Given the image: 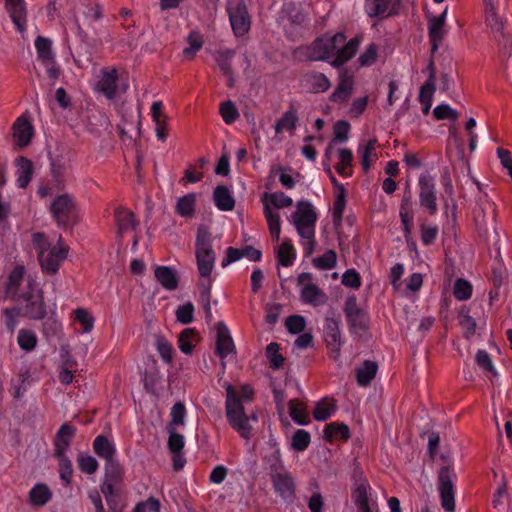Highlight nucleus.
<instances>
[{
    "label": "nucleus",
    "instance_id": "a211bd4d",
    "mask_svg": "<svg viewBox=\"0 0 512 512\" xmlns=\"http://www.w3.org/2000/svg\"><path fill=\"white\" fill-rule=\"evenodd\" d=\"M399 216L402 224V229L404 233V238L406 241L409 240L412 230H413V220H414V210L412 197L410 194L405 195L402 198L400 208H399Z\"/></svg>",
    "mask_w": 512,
    "mask_h": 512
},
{
    "label": "nucleus",
    "instance_id": "09e8293b",
    "mask_svg": "<svg viewBox=\"0 0 512 512\" xmlns=\"http://www.w3.org/2000/svg\"><path fill=\"white\" fill-rule=\"evenodd\" d=\"M76 366L77 364L75 360L71 359L70 357H67L63 361L59 369V381L62 384L69 385L70 383H72Z\"/></svg>",
    "mask_w": 512,
    "mask_h": 512
},
{
    "label": "nucleus",
    "instance_id": "69168bd1",
    "mask_svg": "<svg viewBox=\"0 0 512 512\" xmlns=\"http://www.w3.org/2000/svg\"><path fill=\"white\" fill-rule=\"evenodd\" d=\"M266 355L269 358L270 366L272 368H280L283 365L284 358L279 354V345L272 342L266 347Z\"/></svg>",
    "mask_w": 512,
    "mask_h": 512
},
{
    "label": "nucleus",
    "instance_id": "473e14b6",
    "mask_svg": "<svg viewBox=\"0 0 512 512\" xmlns=\"http://www.w3.org/2000/svg\"><path fill=\"white\" fill-rule=\"evenodd\" d=\"M334 154L338 157L336 171L343 177H349L352 174V151L346 148L335 149Z\"/></svg>",
    "mask_w": 512,
    "mask_h": 512
},
{
    "label": "nucleus",
    "instance_id": "5701e85b",
    "mask_svg": "<svg viewBox=\"0 0 512 512\" xmlns=\"http://www.w3.org/2000/svg\"><path fill=\"white\" fill-rule=\"evenodd\" d=\"M376 146V139H369L359 144L357 153L360 157L361 165L365 171H368L372 164L378 159Z\"/></svg>",
    "mask_w": 512,
    "mask_h": 512
},
{
    "label": "nucleus",
    "instance_id": "49530a36",
    "mask_svg": "<svg viewBox=\"0 0 512 512\" xmlns=\"http://www.w3.org/2000/svg\"><path fill=\"white\" fill-rule=\"evenodd\" d=\"M301 298L303 302L315 306L324 302V295L321 293L318 287L313 284H308L302 289Z\"/></svg>",
    "mask_w": 512,
    "mask_h": 512
},
{
    "label": "nucleus",
    "instance_id": "a18cd8bd",
    "mask_svg": "<svg viewBox=\"0 0 512 512\" xmlns=\"http://www.w3.org/2000/svg\"><path fill=\"white\" fill-rule=\"evenodd\" d=\"M290 416L294 422L299 425H307L309 423V416L304 405L296 400L289 402Z\"/></svg>",
    "mask_w": 512,
    "mask_h": 512
},
{
    "label": "nucleus",
    "instance_id": "f3484780",
    "mask_svg": "<svg viewBox=\"0 0 512 512\" xmlns=\"http://www.w3.org/2000/svg\"><path fill=\"white\" fill-rule=\"evenodd\" d=\"M273 487L277 494L284 499L291 498L294 495L295 485L291 474L286 472H277L271 474Z\"/></svg>",
    "mask_w": 512,
    "mask_h": 512
},
{
    "label": "nucleus",
    "instance_id": "4be33fe9",
    "mask_svg": "<svg viewBox=\"0 0 512 512\" xmlns=\"http://www.w3.org/2000/svg\"><path fill=\"white\" fill-rule=\"evenodd\" d=\"M349 131H350V125L346 121H338L334 126V137L330 141V143L327 145L324 158L328 161L332 160V157L334 155V151L336 148L337 143H342L348 140L349 137Z\"/></svg>",
    "mask_w": 512,
    "mask_h": 512
},
{
    "label": "nucleus",
    "instance_id": "2eb2a0df",
    "mask_svg": "<svg viewBox=\"0 0 512 512\" xmlns=\"http://www.w3.org/2000/svg\"><path fill=\"white\" fill-rule=\"evenodd\" d=\"M168 438V448L173 456V467L175 470H180L184 467L186 460L182 454L185 439L184 436L177 432V429H166Z\"/></svg>",
    "mask_w": 512,
    "mask_h": 512
},
{
    "label": "nucleus",
    "instance_id": "2f4dec72",
    "mask_svg": "<svg viewBox=\"0 0 512 512\" xmlns=\"http://www.w3.org/2000/svg\"><path fill=\"white\" fill-rule=\"evenodd\" d=\"M52 498V492L46 484L37 483L29 492V501L33 506L41 507Z\"/></svg>",
    "mask_w": 512,
    "mask_h": 512
},
{
    "label": "nucleus",
    "instance_id": "de8ad7c7",
    "mask_svg": "<svg viewBox=\"0 0 512 512\" xmlns=\"http://www.w3.org/2000/svg\"><path fill=\"white\" fill-rule=\"evenodd\" d=\"M297 122V115L293 110H289L276 122L275 132L281 134L283 132L292 131Z\"/></svg>",
    "mask_w": 512,
    "mask_h": 512
},
{
    "label": "nucleus",
    "instance_id": "e433bc0d",
    "mask_svg": "<svg viewBox=\"0 0 512 512\" xmlns=\"http://www.w3.org/2000/svg\"><path fill=\"white\" fill-rule=\"evenodd\" d=\"M277 261L284 267L292 266L296 259V250L289 241H284L276 249Z\"/></svg>",
    "mask_w": 512,
    "mask_h": 512
},
{
    "label": "nucleus",
    "instance_id": "8fccbe9b",
    "mask_svg": "<svg viewBox=\"0 0 512 512\" xmlns=\"http://www.w3.org/2000/svg\"><path fill=\"white\" fill-rule=\"evenodd\" d=\"M17 343L24 351H32L37 345V336L31 330L22 329L18 333Z\"/></svg>",
    "mask_w": 512,
    "mask_h": 512
},
{
    "label": "nucleus",
    "instance_id": "0e129e2a",
    "mask_svg": "<svg viewBox=\"0 0 512 512\" xmlns=\"http://www.w3.org/2000/svg\"><path fill=\"white\" fill-rule=\"evenodd\" d=\"M433 115L437 120H456L459 117V113L446 103L437 105L433 110Z\"/></svg>",
    "mask_w": 512,
    "mask_h": 512
},
{
    "label": "nucleus",
    "instance_id": "393cba45",
    "mask_svg": "<svg viewBox=\"0 0 512 512\" xmlns=\"http://www.w3.org/2000/svg\"><path fill=\"white\" fill-rule=\"evenodd\" d=\"M154 275L164 289L173 291L177 288L178 278L172 268L168 266H156Z\"/></svg>",
    "mask_w": 512,
    "mask_h": 512
},
{
    "label": "nucleus",
    "instance_id": "3c124183",
    "mask_svg": "<svg viewBox=\"0 0 512 512\" xmlns=\"http://www.w3.org/2000/svg\"><path fill=\"white\" fill-rule=\"evenodd\" d=\"M203 42V36L199 32H190L187 36L188 46L183 50V54L187 57H193L202 48Z\"/></svg>",
    "mask_w": 512,
    "mask_h": 512
},
{
    "label": "nucleus",
    "instance_id": "aec40b11",
    "mask_svg": "<svg viewBox=\"0 0 512 512\" xmlns=\"http://www.w3.org/2000/svg\"><path fill=\"white\" fill-rule=\"evenodd\" d=\"M7 10L15 24L17 30L21 33L26 30V8L23 0H6Z\"/></svg>",
    "mask_w": 512,
    "mask_h": 512
},
{
    "label": "nucleus",
    "instance_id": "7ed1b4c3",
    "mask_svg": "<svg viewBox=\"0 0 512 512\" xmlns=\"http://www.w3.org/2000/svg\"><path fill=\"white\" fill-rule=\"evenodd\" d=\"M288 221L295 227L306 256L311 255L316 247L315 228L317 213L309 201H298L295 211Z\"/></svg>",
    "mask_w": 512,
    "mask_h": 512
},
{
    "label": "nucleus",
    "instance_id": "c9c22d12",
    "mask_svg": "<svg viewBox=\"0 0 512 512\" xmlns=\"http://www.w3.org/2000/svg\"><path fill=\"white\" fill-rule=\"evenodd\" d=\"M196 195L194 193L186 194L176 201L175 211L178 215L191 218L195 213Z\"/></svg>",
    "mask_w": 512,
    "mask_h": 512
},
{
    "label": "nucleus",
    "instance_id": "680f3d73",
    "mask_svg": "<svg viewBox=\"0 0 512 512\" xmlns=\"http://www.w3.org/2000/svg\"><path fill=\"white\" fill-rule=\"evenodd\" d=\"M59 461V475L60 479L65 483L69 484L72 477V463L65 454L56 455Z\"/></svg>",
    "mask_w": 512,
    "mask_h": 512
},
{
    "label": "nucleus",
    "instance_id": "dca6fc26",
    "mask_svg": "<svg viewBox=\"0 0 512 512\" xmlns=\"http://www.w3.org/2000/svg\"><path fill=\"white\" fill-rule=\"evenodd\" d=\"M348 318L350 329L353 333L360 334L366 328L365 313L357 306L355 299H348L344 308Z\"/></svg>",
    "mask_w": 512,
    "mask_h": 512
},
{
    "label": "nucleus",
    "instance_id": "338daca9",
    "mask_svg": "<svg viewBox=\"0 0 512 512\" xmlns=\"http://www.w3.org/2000/svg\"><path fill=\"white\" fill-rule=\"evenodd\" d=\"M220 114L226 124H232L239 113L232 101H226L220 105Z\"/></svg>",
    "mask_w": 512,
    "mask_h": 512
},
{
    "label": "nucleus",
    "instance_id": "4468645a",
    "mask_svg": "<svg viewBox=\"0 0 512 512\" xmlns=\"http://www.w3.org/2000/svg\"><path fill=\"white\" fill-rule=\"evenodd\" d=\"M447 8L439 16L429 18L428 34L432 44V50L436 51L439 44L444 39L446 30Z\"/></svg>",
    "mask_w": 512,
    "mask_h": 512
},
{
    "label": "nucleus",
    "instance_id": "cd10ccee",
    "mask_svg": "<svg viewBox=\"0 0 512 512\" xmlns=\"http://www.w3.org/2000/svg\"><path fill=\"white\" fill-rule=\"evenodd\" d=\"M114 216L119 234L127 233L135 229L137 223L131 211L125 208H117Z\"/></svg>",
    "mask_w": 512,
    "mask_h": 512
},
{
    "label": "nucleus",
    "instance_id": "20e7f679",
    "mask_svg": "<svg viewBox=\"0 0 512 512\" xmlns=\"http://www.w3.org/2000/svg\"><path fill=\"white\" fill-rule=\"evenodd\" d=\"M225 414L229 425L239 433L242 438L249 439L251 436V421H257L255 412L246 413L243 401H241L237 389L230 383L225 384Z\"/></svg>",
    "mask_w": 512,
    "mask_h": 512
},
{
    "label": "nucleus",
    "instance_id": "a19ab883",
    "mask_svg": "<svg viewBox=\"0 0 512 512\" xmlns=\"http://www.w3.org/2000/svg\"><path fill=\"white\" fill-rule=\"evenodd\" d=\"M479 209L481 214L476 216L477 225L480 227H486V214H489L492 220L496 218V205L492 202L487 195L479 199Z\"/></svg>",
    "mask_w": 512,
    "mask_h": 512
},
{
    "label": "nucleus",
    "instance_id": "bf43d9fd",
    "mask_svg": "<svg viewBox=\"0 0 512 512\" xmlns=\"http://www.w3.org/2000/svg\"><path fill=\"white\" fill-rule=\"evenodd\" d=\"M453 293L458 300H467L472 295V286L468 281L459 278L454 283Z\"/></svg>",
    "mask_w": 512,
    "mask_h": 512
},
{
    "label": "nucleus",
    "instance_id": "774afa93",
    "mask_svg": "<svg viewBox=\"0 0 512 512\" xmlns=\"http://www.w3.org/2000/svg\"><path fill=\"white\" fill-rule=\"evenodd\" d=\"M77 461L80 470L84 473L93 474L98 469L97 460L90 455L80 454Z\"/></svg>",
    "mask_w": 512,
    "mask_h": 512
},
{
    "label": "nucleus",
    "instance_id": "f257e3e1",
    "mask_svg": "<svg viewBox=\"0 0 512 512\" xmlns=\"http://www.w3.org/2000/svg\"><path fill=\"white\" fill-rule=\"evenodd\" d=\"M358 46L359 41L355 38L346 43L342 33L324 35L312 43L307 57L313 61L330 60L332 66L339 67L355 55Z\"/></svg>",
    "mask_w": 512,
    "mask_h": 512
},
{
    "label": "nucleus",
    "instance_id": "c756f323",
    "mask_svg": "<svg viewBox=\"0 0 512 512\" xmlns=\"http://www.w3.org/2000/svg\"><path fill=\"white\" fill-rule=\"evenodd\" d=\"M35 48L37 57L44 66H49L55 60V54L52 50V42L50 39L38 36L35 40Z\"/></svg>",
    "mask_w": 512,
    "mask_h": 512
},
{
    "label": "nucleus",
    "instance_id": "ddd939ff",
    "mask_svg": "<svg viewBox=\"0 0 512 512\" xmlns=\"http://www.w3.org/2000/svg\"><path fill=\"white\" fill-rule=\"evenodd\" d=\"M12 130L13 140L18 147L22 148L30 144L34 134V127L26 114L19 116L15 120Z\"/></svg>",
    "mask_w": 512,
    "mask_h": 512
},
{
    "label": "nucleus",
    "instance_id": "4d7b16f0",
    "mask_svg": "<svg viewBox=\"0 0 512 512\" xmlns=\"http://www.w3.org/2000/svg\"><path fill=\"white\" fill-rule=\"evenodd\" d=\"M367 488L366 484H360L353 493L354 503L362 512H370Z\"/></svg>",
    "mask_w": 512,
    "mask_h": 512
},
{
    "label": "nucleus",
    "instance_id": "6e6552de",
    "mask_svg": "<svg viewBox=\"0 0 512 512\" xmlns=\"http://www.w3.org/2000/svg\"><path fill=\"white\" fill-rule=\"evenodd\" d=\"M229 21L236 37L244 36L251 26L250 16L243 0H229L227 3Z\"/></svg>",
    "mask_w": 512,
    "mask_h": 512
},
{
    "label": "nucleus",
    "instance_id": "f704fd0d",
    "mask_svg": "<svg viewBox=\"0 0 512 512\" xmlns=\"http://www.w3.org/2000/svg\"><path fill=\"white\" fill-rule=\"evenodd\" d=\"M32 169L33 164L29 159L20 157L17 160L16 183L19 188H25L29 184L32 176Z\"/></svg>",
    "mask_w": 512,
    "mask_h": 512
},
{
    "label": "nucleus",
    "instance_id": "052dcab7",
    "mask_svg": "<svg viewBox=\"0 0 512 512\" xmlns=\"http://www.w3.org/2000/svg\"><path fill=\"white\" fill-rule=\"evenodd\" d=\"M194 305L191 302H187L179 306L176 311V319L181 324H189L194 320Z\"/></svg>",
    "mask_w": 512,
    "mask_h": 512
},
{
    "label": "nucleus",
    "instance_id": "bb28decb",
    "mask_svg": "<svg viewBox=\"0 0 512 512\" xmlns=\"http://www.w3.org/2000/svg\"><path fill=\"white\" fill-rule=\"evenodd\" d=\"M216 207L221 211H231L235 206V199L226 186H217L213 193Z\"/></svg>",
    "mask_w": 512,
    "mask_h": 512
},
{
    "label": "nucleus",
    "instance_id": "58836bf2",
    "mask_svg": "<svg viewBox=\"0 0 512 512\" xmlns=\"http://www.w3.org/2000/svg\"><path fill=\"white\" fill-rule=\"evenodd\" d=\"M337 406L332 399H322L316 403L313 417L317 421H325L336 412Z\"/></svg>",
    "mask_w": 512,
    "mask_h": 512
},
{
    "label": "nucleus",
    "instance_id": "4c0bfd02",
    "mask_svg": "<svg viewBox=\"0 0 512 512\" xmlns=\"http://www.w3.org/2000/svg\"><path fill=\"white\" fill-rule=\"evenodd\" d=\"M197 342L198 335L196 331L193 328H186L178 337V348L182 353L189 355Z\"/></svg>",
    "mask_w": 512,
    "mask_h": 512
},
{
    "label": "nucleus",
    "instance_id": "39448f33",
    "mask_svg": "<svg viewBox=\"0 0 512 512\" xmlns=\"http://www.w3.org/2000/svg\"><path fill=\"white\" fill-rule=\"evenodd\" d=\"M197 268L202 278L200 286L209 295L211 288V273L215 266L216 255L212 248L209 233L200 228L196 237Z\"/></svg>",
    "mask_w": 512,
    "mask_h": 512
},
{
    "label": "nucleus",
    "instance_id": "79ce46f5",
    "mask_svg": "<svg viewBox=\"0 0 512 512\" xmlns=\"http://www.w3.org/2000/svg\"><path fill=\"white\" fill-rule=\"evenodd\" d=\"M306 85L311 92L319 93L329 89L330 81L322 73H313L306 77Z\"/></svg>",
    "mask_w": 512,
    "mask_h": 512
},
{
    "label": "nucleus",
    "instance_id": "7c9ffc66",
    "mask_svg": "<svg viewBox=\"0 0 512 512\" xmlns=\"http://www.w3.org/2000/svg\"><path fill=\"white\" fill-rule=\"evenodd\" d=\"M264 215L273 240L278 241L281 233V220L279 213L270 207L268 202L263 203Z\"/></svg>",
    "mask_w": 512,
    "mask_h": 512
},
{
    "label": "nucleus",
    "instance_id": "412c9836",
    "mask_svg": "<svg viewBox=\"0 0 512 512\" xmlns=\"http://www.w3.org/2000/svg\"><path fill=\"white\" fill-rule=\"evenodd\" d=\"M354 89V79L351 75L343 73L340 75L339 83L331 94V101L342 104L345 103L351 96Z\"/></svg>",
    "mask_w": 512,
    "mask_h": 512
},
{
    "label": "nucleus",
    "instance_id": "9b49d317",
    "mask_svg": "<svg viewBox=\"0 0 512 512\" xmlns=\"http://www.w3.org/2000/svg\"><path fill=\"white\" fill-rule=\"evenodd\" d=\"M324 338L327 347L330 350V357L335 361H340L342 339L339 328V322L334 318H326L324 321Z\"/></svg>",
    "mask_w": 512,
    "mask_h": 512
},
{
    "label": "nucleus",
    "instance_id": "b1692460",
    "mask_svg": "<svg viewBox=\"0 0 512 512\" xmlns=\"http://www.w3.org/2000/svg\"><path fill=\"white\" fill-rule=\"evenodd\" d=\"M485 10V22L495 33L501 34L504 28V20L497 13L496 5L494 0H483Z\"/></svg>",
    "mask_w": 512,
    "mask_h": 512
},
{
    "label": "nucleus",
    "instance_id": "c03bdc74",
    "mask_svg": "<svg viewBox=\"0 0 512 512\" xmlns=\"http://www.w3.org/2000/svg\"><path fill=\"white\" fill-rule=\"evenodd\" d=\"M350 436L349 428L346 424L331 423L328 424L324 429V437L328 441H332L335 438L348 439Z\"/></svg>",
    "mask_w": 512,
    "mask_h": 512
},
{
    "label": "nucleus",
    "instance_id": "c85d7f7f",
    "mask_svg": "<svg viewBox=\"0 0 512 512\" xmlns=\"http://www.w3.org/2000/svg\"><path fill=\"white\" fill-rule=\"evenodd\" d=\"M93 449L96 455L105 461L115 458L116 447L114 442L103 435H98L94 439Z\"/></svg>",
    "mask_w": 512,
    "mask_h": 512
},
{
    "label": "nucleus",
    "instance_id": "423d86ee",
    "mask_svg": "<svg viewBox=\"0 0 512 512\" xmlns=\"http://www.w3.org/2000/svg\"><path fill=\"white\" fill-rule=\"evenodd\" d=\"M50 212L59 227L73 224L78 218V205L73 195H57L50 204Z\"/></svg>",
    "mask_w": 512,
    "mask_h": 512
},
{
    "label": "nucleus",
    "instance_id": "a878e982",
    "mask_svg": "<svg viewBox=\"0 0 512 512\" xmlns=\"http://www.w3.org/2000/svg\"><path fill=\"white\" fill-rule=\"evenodd\" d=\"M75 435V429L69 424H63L55 437V454H65L70 446L72 438Z\"/></svg>",
    "mask_w": 512,
    "mask_h": 512
},
{
    "label": "nucleus",
    "instance_id": "6e6d98bb",
    "mask_svg": "<svg viewBox=\"0 0 512 512\" xmlns=\"http://www.w3.org/2000/svg\"><path fill=\"white\" fill-rule=\"evenodd\" d=\"M73 316H74L75 320L82 325L83 333H88L93 329L94 318L88 312V310H86L84 308H77L76 310L73 311Z\"/></svg>",
    "mask_w": 512,
    "mask_h": 512
},
{
    "label": "nucleus",
    "instance_id": "603ef678",
    "mask_svg": "<svg viewBox=\"0 0 512 512\" xmlns=\"http://www.w3.org/2000/svg\"><path fill=\"white\" fill-rule=\"evenodd\" d=\"M335 203L333 206L332 217L335 223H339L342 220L343 212L346 206V194L344 187H338V192L335 193Z\"/></svg>",
    "mask_w": 512,
    "mask_h": 512
},
{
    "label": "nucleus",
    "instance_id": "f03ea898",
    "mask_svg": "<svg viewBox=\"0 0 512 512\" xmlns=\"http://www.w3.org/2000/svg\"><path fill=\"white\" fill-rule=\"evenodd\" d=\"M32 243L42 272L46 275L57 274L69 254V247L62 237L59 235L50 239L43 233H35L32 236Z\"/></svg>",
    "mask_w": 512,
    "mask_h": 512
},
{
    "label": "nucleus",
    "instance_id": "37998d69",
    "mask_svg": "<svg viewBox=\"0 0 512 512\" xmlns=\"http://www.w3.org/2000/svg\"><path fill=\"white\" fill-rule=\"evenodd\" d=\"M170 421L168 422L166 429H177L185 425L186 408L181 402L175 403L170 411Z\"/></svg>",
    "mask_w": 512,
    "mask_h": 512
},
{
    "label": "nucleus",
    "instance_id": "864d4df0",
    "mask_svg": "<svg viewBox=\"0 0 512 512\" xmlns=\"http://www.w3.org/2000/svg\"><path fill=\"white\" fill-rule=\"evenodd\" d=\"M429 69V77L424 85L420 88L419 93V101H424L425 99H432L433 94L435 92V72L433 68V64L430 63L428 66Z\"/></svg>",
    "mask_w": 512,
    "mask_h": 512
},
{
    "label": "nucleus",
    "instance_id": "13d9d810",
    "mask_svg": "<svg viewBox=\"0 0 512 512\" xmlns=\"http://www.w3.org/2000/svg\"><path fill=\"white\" fill-rule=\"evenodd\" d=\"M311 441L309 432L298 429L291 439V448L295 451H304L307 449Z\"/></svg>",
    "mask_w": 512,
    "mask_h": 512
},
{
    "label": "nucleus",
    "instance_id": "5fc2aeb1",
    "mask_svg": "<svg viewBox=\"0 0 512 512\" xmlns=\"http://www.w3.org/2000/svg\"><path fill=\"white\" fill-rule=\"evenodd\" d=\"M268 202L270 207L274 210L290 207L293 204L291 197L285 195L283 192H275L266 197L263 201Z\"/></svg>",
    "mask_w": 512,
    "mask_h": 512
},
{
    "label": "nucleus",
    "instance_id": "72a5a7b5",
    "mask_svg": "<svg viewBox=\"0 0 512 512\" xmlns=\"http://www.w3.org/2000/svg\"><path fill=\"white\" fill-rule=\"evenodd\" d=\"M235 53L233 50H223L215 53V61L217 62L220 70L228 78V85L233 86V77L231 69V61Z\"/></svg>",
    "mask_w": 512,
    "mask_h": 512
},
{
    "label": "nucleus",
    "instance_id": "e2e57ef3",
    "mask_svg": "<svg viewBox=\"0 0 512 512\" xmlns=\"http://www.w3.org/2000/svg\"><path fill=\"white\" fill-rule=\"evenodd\" d=\"M155 346L164 362L170 363L173 355V347L164 337L157 336Z\"/></svg>",
    "mask_w": 512,
    "mask_h": 512
},
{
    "label": "nucleus",
    "instance_id": "1a4fd4ad",
    "mask_svg": "<svg viewBox=\"0 0 512 512\" xmlns=\"http://www.w3.org/2000/svg\"><path fill=\"white\" fill-rule=\"evenodd\" d=\"M456 476L450 467H443L439 472V491L441 496L442 507L453 512L455 507L454 500V480Z\"/></svg>",
    "mask_w": 512,
    "mask_h": 512
},
{
    "label": "nucleus",
    "instance_id": "f8f14e48",
    "mask_svg": "<svg viewBox=\"0 0 512 512\" xmlns=\"http://www.w3.org/2000/svg\"><path fill=\"white\" fill-rule=\"evenodd\" d=\"M419 185V202L420 205L427 209L430 214L437 211V197L434 179L426 174H422L418 180Z\"/></svg>",
    "mask_w": 512,
    "mask_h": 512
},
{
    "label": "nucleus",
    "instance_id": "ea45409f",
    "mask_svg": "<svg viewBox=\"0 0 512 512\" xmlns=\"http://www.w3.org/2000/svg\"><path fill=\"white\" fill-rule=\"evenodd\" d=\"M377 373V365L372 361H365L356 369L357 382L361 386H367L374 379Z\"/></svg>",
    "mask_w": 512,
    "mask_h": 512
},
{
    "label": "nucleus",
    "instance_id": "0eeeda50",
    "mask_svg": "<svg viewBox=\"0 0 512 512\" xmlns=\"http://www.w3.org/2000/svg\"><path fill=\"white\" fill-rule=\"evenodd\" d=\"M119 74L115 67H103L94 74L92 89L108 100H113L118 92Z\"/></svg>",
    "mask_w": 512,
    "mask_h": 512
},
{
    "label": "nucleus",
    "instance_id": "9d476101",
    "mask_svg": "<svg viewBox=\"0 0 512 512\" xmlns=\"http://www.w3.org/2000/svg\"><path fill=\"white\" fill-rule=\"evenodd\" d=\"M216 332V353L221 358V365L224 371L226 368L225 360L233 358L236 354V349L230 331L225 324L218 323Z\"/></svg>",
    "mask_w": 512,
    "mask_h": 512
},
{
    "label": "nucleus",
    "instance_id": "6ab92c4d",
    "mask_svg": "<svg viewBox=\"0 0 512 512\" xmlns=\"http://www.w3.org/2000/svg\"><path fill=\"white\" fill-rule=\"evenodd\" d=\"M399 0H366L365 11L370 17H386L398 5Z\"/></svg>",
    "mask_w": 512,
    "mask_h": 512
}]
</instances>
